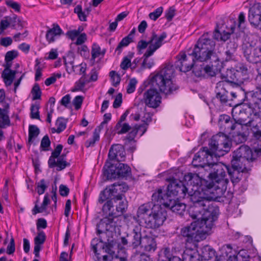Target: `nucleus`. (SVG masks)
Wrapping results in <instances>:
<instances>
[{"instance_id":"obj_2","label":"nucleus","mask_w":261,"mask_h":261,"mask_svg":"<svg viewBox=\"0 0 261 261\" xmlns=\"http://www.w3.org/2000/svg\"><path fill=\"white\" fill-rule=\"evenodd\" d=\"M204 193L199 195H193L189 196V200L192 202L189 210V215L193 219L198 221L212 227L213 222L217 219L219 213V207L210 203L212 200L218 198L203 189Z\"/></svg>"},{"instance_id":"obj_40","label":"nucleus","mask_w":261,"mask_h":261,"mask_svg":"<svg viewBox=\"0 0 261 261\" xmlns=\"http://www.w3.org/2000/svg\"><path fill=\"white\" fill-rule=\"evenodd\" d=\"M142 127L144 128V130L141 134V136H142L145 133V132L146 131V125H136L133 127V130L126 137V139L128 140L129 141H132L134 140L135 137L137 135V134L138 133L139 130Z\"/></svg>"},{"instance_id":"obj_49","label":"nucleus","mask_w":261,"mask_h":261,"mask_svg":"<svg viewBox=\"0 0 261 261\" xmlns=\"http://www.w3.org/2000/svg\"><path fill=\"white\" fill-rule=\"evenodd\" d=\"M37 191L39 195L43 194L47 189L48 185L46 184V181L42 179L37 184Z\"/></svg>"},{"instance_id":"obj_11","label":"nucleus","mask_w":261,"mask_h":261,"mask_svg":"<svg viewBox=\"0 0 261 261\" xmlns=\"http://www.w3.org/2000/svg\"><path fill=\"white\" fill-rule=\"evenodd\" d=\"M214 154L207 147H202L197 152L192 161V164L195 167H200V170H207L213 163L212 162Z\"/></svg>"},{"instance_id":"obj_5","label":"nucleus","mask_w":261,"mask_h":261,"mask_svg":"<svg viewBox=\"0 0 261 261\" xmlns=\"http://www.w3.org/2000/svg\"><path fill=\"white\" fill-rule=\"evenodd\" d=\"M174 73L173 65L168 64L154 75L150 80L152 86L166 94L171 93L177 89L173 84L172 79Z\"/></svg>"},{"instance_id":"obj_53","label":"nucleus","mask_w":261,"mask_h":261,"mask_svg":"<svg viewBox=\"0 0 261 261\" xmlns=\"http://www.w3.org/2000/svg\"><path fill=\"white\" fill-rule=\"evenodd\" d=\"M99 139V135L97 134V130L93 132V138L91 140H88L85 142V146L86 147L93 146L96 141Z\"/></svg>"},{"instance_id":"obj_18","label":"nucleus","mask_w":261,"mask_h":261,"mask_svg":"<svg viewBox=\"0 0 261 261\" xmlns=\"http://www.w3.org/2000/svg\"><path fill=\"white\" fill-rule=\"evenodd\" d=\"M166 37L167 34L165 32H163L159 36L154 31L152 32L149 38L150 45L145 53V58L152 56L162 46L164 40Z\"/></svg>"},{"instance_id":"obj_33","label":"nucleus","mask_w":261,"mask_h":261,"mask_svg":"<svg viewBox=\"0 0 261 261\" xmlns=\"http://www.w3.org/2000/svg\"><path fill=\"white\" fill-rule=\"evenodd\" d=\"M8 109V105H7L5 108H0V128H5L10 125Z\"/></svg>"},{"instance_id":"obj_17","label":"nucleus","mask_w":261,"mask_h":261,"mask_svg":"<svg viewBox=\"0 0 261 261\" xmlns=\"http://www.w3.org/2000/svg\"><path fill=\"white\" fill-rule=\"evenodd\" d=\"M162 97L157 90L154 88L147 90L143 94V100L146 106L156 108L161 103Z\"/></svg>"},{"instance_id":"obj_39","label":"nucleus","mask_w":261,"mask_h":261,"mask_svg":"<svg viewBox=\"0 0 261 261\" xmlns=\"http://www.w3.org/2000/svg\"><path fill=\"white\" fill-rule=\"evenodd\" d=\"M16 74V71L15 70L8 71L6 72H5V71H3L2 76L7 86H10L12 84Z\"/></svg>"},{"instance_id":"obj_34","label":"nucleus","mask_w":261,"mask_h":261,"mask_svg":"<svg viewBox=\"0 0 261 261\" xmlns=\"http://www.w3.org/2000/svg\"><path fill=\"white\" fill-rule=\"evenodd\" d=\"M62 33V31L58 24H53V27L49 29L46 34V38L49 43L55 41V37L59 36Z\"/></svg>"},{"instance_id":"obj_10","label":"nucleus","mask_w":261,"mask_h":261,"mask_svg":"<svg viewBox=\"0 0 261 261\" xmlns=\"http://www.w3.org/2000/svg\"><path fill=\"white\" fill-rule=\"evenodd\" d=\"M202 170H200L198 174L188 173L184 176V179L187 182L188 190H189V196L193 195H199L204 193L203 190V184L204 181L207 179L202 178Z\"/></svg>"},{"instance_id":"obj_63","label":"nucleus","mask_w":261,"mask_h":261,"mask_svg":"<svg viewBox=\"0 0 261 261\" xmlns=\"http://www.w3.org/2000/svg\"><path fill=\"white\" fill-rule=\"evenodd\" d=\"M6 4L8 6L13 9L15 11L17 12L20 11V5L18 3L12 1H7Z\"/></svg>"},{"instance_id":"obj_7","label":"nucleus","mask_w":261,"mask_h":261,"mask_svg":"<svg viewBox=\"0 0 261 261\" xmlns=\"http://www.w3.org/2000/svg\"><path fill=\"white\" fill-rule=\"evenodd\" d=\"M230 145L229 138L222 133L213 136L209 142L210 149L215 156L224 155L229 151Z\"/></svg>"},{"instance_id":"obj_36","label":"nucleus","mask_w":261,"mask_h":261,"mask_svg":"<svg viewBox=\"0 0 261 261\" xmlns=\"http://www.w3.org/2000/svg\"><path fill=\"white\" fill-rule=\"evenodd\" d=\"M106 49H101L100 47L97 44L94 43L92 46L91 49V59L95 60V59L101 56L103 57L106 53Z\"/></svg>"},{"instance_id":"obj_8","label":"nucleus","mask_w":261,"mask_h":261,"mask_svg":"<svg viewBox=\"0 0 261 261\" xmlns=\"http://www.w3.org/2000/svg\"><path fill=\"white\" fill-rule=\"evenodd\" d=\"M128 189V186L124 182L114 183L107 187L101 192L98 199L99 202L102 203L105 201L111 199L114 201L122 199V194L126 192Z\"/></svg>"},{"instance_id":"obj_9","label":"nucleus","mask_w":261,"mask_h":261,"mask_svg":"<svg viewBox=\"0 0 261 261\" xmlns=\"http://www.w3.org/2000/svg\"><path fill=\"white\" fill-rule=\"evenodd\" d=\"M166 206L160 204H154L152 211L150 212L145 220L147 227L157 228L163 225L167 218Z\"/></svg>"},{"instance_id":"obj_56","label":"nucleus","mask_w":261,"mask_h":261,"mask_svg":"<svg viewBox=\"0 0 261 261\" xmlns=\"http://www.w3.org/2000/svg\"><path fill=\"white\" fill-rule=\"evenodd\" d=\"M18 52L16 50L8 51L5 55V61H12L18 56Z\"/></svg>"},{"instance_id":"obj_44","label":"nucleus","mask_w":261,"mask_h":261,"mask_svg":"<svg viewBox=\"0 0 261 261\" xmlns=\"http://www.w3.org/2000/svg\"><path fill=\"white\" fill-rule=\"evenodd\" d=\"M39 129L36 125H30L29 129V143L33 142V140L37 137L39 134Z\"/></svg>"},{"instance_id":"obj_30","label":"nucleus","mask_w":261,"mask_h":261,"mask_svg":"<svg viewBox=\"0 0 261 261\" xmlns=\"http://www.w3.org/2000/svg\"><path fill=\"white\" fill-rule=\"evenodd\" d=\"M46 236L43 231H39L34 239V253L36 257H39V252L41 249V245L45 241Z\"/></svg>"},{"instance_id":"obj_58","label":"nucleus","mask_w":261,"mask_h":261,"mask_svg":"<svg viewBox=\"0 0 261 261\" xmlns=\"http://www.w3.org/2000/svg\"><path fill=\"white\" fill-rule=\"evenodd\" d=\"M137 83V81L135 79H132L129 81L127 88L128 93H132L134 92Z\"/></svg>"},{"instance_id":"obj_6","label":"nucleus","mask_w":261,"mask_h":261,"mask_svg":"<svg viewBox=\"0 0 261 261\" xmlns=\"http://www.w3.org/2000/svg\"><path fill=\"white\" fill-rule=\"evenodd\" d=\"M211 228L198 221H195L190 225L182 228L180 233L182 237L187 238L186 241L188 242H199L205 238L206 234Z\"/></svg>"},{"instance_id":"obj_29","label":"nucleus","mask_w":261,"mask_h":261,"mask_svg":"<svg viewBox=\"0 0 261 261\" xmlns=\"http://www.w3.org/2000/svg\"><path fill=\"white\" fill-rule=\"evenodd\" d=\"M223 82H219L217 84L215 92L217 98L219 99L222 103H226L228 98V92L224 87Z\"/></svg>"},{"instance_id":"obj_15","label":"nucleus","mask_w":261,"mask_h":261,"mask_svg":"<svg viewBox=\"0 0 261 261\" xmlns=\"http://www.w3.org/2000/svg\"><path fill=\"white\" fill-rule=\"evenodd\" d=\"M242 49L244 57L250 63L255 64L261 61V47H254L246 42L243 44Z\"/></svg>"},{"instance_id":"obj_26","label":"nucleus","mask_w":261,"mask_h":261,"mask_svg":"<svg viewBox=\"0 0 261 261\" xmlns=\"http://www.w3.org/2000/svg\"><path fill=\"white\" fill-rule=\"evenodd\" d=\"M141 248L145 251H154L156 249V243L155 238L152 236L145 235L143 237Z\"/></svg>"},{"instance_id":"obj_20","label":"nucleus","mask_w":261,"mask_h":261,"mask_svg":"<svg viewBox=\"0 0 261 261\" xmlns=\"http://www.w3.org/2000/svg\"><path fill=\"white\" fill-rule=\"evenodd\" d=\"M232 116L236 124L241 125L238 129H243L244 126H247L250 124L253 119L249 118V114L243 109L236 108L232 111Z\"/></svg>"},{"instance_id":"obj_61","label":"nucleus","mask_w":261,"mask_h":261,"mask_svg":"<svg viewBox=\"0 0 261 261\" xmlns=\"http://www.w3.org/2000/svg\"><path fill=\"white\" fill-rule=\"evenodd\" d=\"M50 141L49 140V137L47 135H45L42 138L41 142V147L43 148L44 150H47L46 149L50 146Z\"/></svg>"},{"instance_id":"obj_51","label":"nucleus","mask_w":261,"mask_h":261,"mask_svg":"<svg viewBox=\"0 0 261 261\" xmlns=\"http://www.w3.org/2000/svg\"><path fill=\"white\" fill-rule=\"evenodd\" d=\"M32 93L33 95V99H39L41 98V92L40 87L38 84H36L34 86L32 90Z\"/></svg>"},{"instance_id":"obj_43","label":"nucleus","mask_w":261,"mask_h":261,"mask_svg":"<svg viewBox=\"0 0 261 261\" xmlns=\"http://www.w3.org/2000/svg\"><path fill=\"white\" fill-rule=\"evenodd\" d=\"M132 42H133V40L131 39V38L126 36L119 43L115 51L118 53V55H119L122 51V48L127 46Z\"/></svg>"},{"instance_id":"obj_50","label":"nucleus","mask_w":261,"mask_h":261,"mask_svg":"<svg viewBox=\"0 0 261 261\" xmlns=\"http://www.w3.org/2000/svg\"><path fill=\"white\" fill-rule=\"evenodd\" d=\"M163 12V8L162 7H159L153 12L149 13V17L151 20L155 21L161 15Z\"/></svg>"},{"instance_id":"obj_45","label":"nucleus","mask_w":261,"mask_h":261,"mask_svg":"<svg viewBox=\"0 0 261 261\" xmlns=\"http://www.w3.org/2000/svg\"><path fill=\"white\" fill-rule=\"evenodd\" d=\"M86 83H88L87 80V76L84 74L75 83L73 91H82Z\"/></svg>"},{"instance_id":"obj_64","label":"nucleus","mask_w":261,"mask_h":261,"mask_svg":"<svg viewBox=\"0 0 261 261\" xmlns=\"http://www.w3.org/2000/svg\"><path fill=\"white\" fill-rule=\"evenodd\" d=\"M253 149L254 154H256L257 158L261 155V140H258L254 143Z\"/></svg>"},{"instance_id":"obj_48","label":"nucleus","mask_w":261,"mask_h":261,"mask_svg":"<svg viewBox=\"0 0 261 261\" xmlns=\"http://www.w3.org/2000/svg\"><path fill=\"white\" fill-rule=\"evenodd\" d=\"M39 105L38 104H33L31 107V117L32 119H40Z\"/></svg>"},{"instance_id":"obj_37","label":"nucleus","mask_w":261,"mask_h":261,"mask_svg":"<svg viewBox=\"0 0 261 261\" xmlns=\"http://www.w3.org/2000/svg\"><path fill=\"white\" fill-rule=\"evenodd\" d=\"M248 20L250 24L255 28L260 27L261 28V15H257L249 11Z\"/></svg>"},{"instance_id":"obj_21","label":"nucleus","mask_w":261,"mask_h":261,"mask_svg":"<svg viewBox=\"0 0 261 261\" xmlns=\"http://www.w3.org/2000/svg\"><path fill=\"white\" fill-rule=\"evenodd\" d=\"M218 125L220 129L225 133L231 134V132L241 126L235 122L234 119L227 115H221L218 119Z\"/></svg>"},{"instance_id":"obj_59","label":"nucleus","mask_w":261,"mask_h":261,"mask_svg":"<svg viewBox=\"0 0 261 261\" xmlns=\"http://www.w3.org/2000/svg\"><path fill=\"white\" fill-rule=\"evenodd\" d=\"M148 45H150L149 40L148 41L143 40L139 41L137 46L139 52L141 54V50L145 49Z\"/></svg>"},{"instance_id":"obj_60","label":"nucleus","mask_w":261,"mask_h":261,"mask_svg":"<svg viewBox=\"0 0 261 261\" xmlns=\"http://www.w3.org/2000/svg\"><path fill=\"white\" fill-rule=\"evenodd\" d=\"M15 250V242L13 237H11L10 242L7 247V253L8 254H13Z\"/></svg>"},{"instance_id":"obj_46","label":"nucleus","mask_w":261,"mask_h":261,"mask_svg":"<svg viewBox=\"0 0 261 261\" xmlns=\"http://www.w3.org/2000/svg\"><path fill=\"white\" fill-rule=\"evenodd\" d=\"M56 125L57 128H52V132L53 133L56 132L58 134L64 130L66 126V123L64 119L62 118H58L56 121Z\"/></svg>"},{"instance_id":"obj_35","label":"nucleus","mask_w":261,"mask_h":261,"mask_svg":"<svg viewBox=\"0 0 261 261\" xmlns=\"http://www.w3.org/2000/svg\"><path fill=\"white\" fill-rule=\"evenodd\" d=\"M65 65L66 67V70L68 72L74 71V66L73 65L74 57L72 53H69L63 58Z\"/></svg>"},{"instance_id":"obj_52","label":"nucleus","mask_w":261,"mask_h":261,"mask_svg":"<svg viewBox=\"0 0 261 261\" xmlns=\"http://www.w3.org/2000/svg\"><path fill=\"white\" fill-rule=\"evenodd\" d=\"M110 76L112 81L113 85L115 87H117L120 82L121 79L120 76L115 71H111L110 72Z\"/></svg>"},{"instance_id":"obj_38","label":"nucleus","mask_w":261,"mask_h":261,"mask_svg":"<svg viewBox=\"0 0 261 261\" xmlns=\"http://www.w3.org/2000/svg\"><path fill=\"white\" fill-rule=\"evenodd\" d=\"M259 121L260 120L259 119L258 123L260 124V127L255 122L254 119L252 121V122L250 123V124L246 126L249 127L250 128V130L253 136L256 139H259L261 137V124L259 123Z\"/></svg>"},{"instance_id":"obj_25","label":"nucleus","mask_w":261,"mask_h":261,"mask_svg":"<svg viewBox=\"0 0 261 261\" xmlns=\"http://www.w3.org/2000/svg\"><path fill=\"white\" fill-rule=\"evenodd\" d=\"M127 237H128L129 247L133 249L141 247L143 237L140 231L134 229L130 233L127 234Z\"/></svg>"},{"instance_id":"obj_27","label":"nucleus","mask_w":261,"mask_h":261,"mask_svg":"<svg viewBox=\"0 0 261 261\" xmlns=\"http://www.w3.org/2000/svg\"><path fill=\"white\" fill-rule=\"evenodd\" d=\"M153 202H148L141 205L138 209L137 216L138 218L143 219L144 221L154 207Z\"/></svg>"},{"instance_id":"obj_32","label":"nucleus","mask_w":261,"mask_h":261,"mask_svg":"<svg viewBox=\"0 0 261 261\" xmlns=\"http://www.w3.org/2000/svg\"><path fill=\"white\" fill-rule=\"evenodd\" d=\"M66 154H62L60 157L57 158V160H55V163L54 165H51L49 163V160L48 161V167L50 168H53L55 167H57L56 170L58 171H61L65 169L66 167L69 165V163H67L66 159Z\"/></svg>"},{"instance_id":"obj_13","label":"nucleus","mask_w":261,"mask_h":261,"mask_svg":"<svg viewBox=\"0 0 261 261\" xmlns=\"http://www.w3.org/2000/svg\"><path fill=\"white\" fill-rule=\"evenodd\" d=\"M231 166H227V173L233 185L238 184L241 179L247 176L248 169L247 166L239 164L236 161H231Z\"/></svg>"},{"instance_id":"obj_62","label":"nucleus","mask_w":261,"mask_h":261,"mask_svg":"<svg viewBox=\"0 0 261 261\" xmlns=\"http://www.w3.org/2000/svg\"><path fill=\"white\" fill-rule=\"evenodd\" d=\"M249 11L256 14L261 15V3L254 4L249 9Z\"/></svg>"},{"instance_id":"obj_1","label":"nucleus","mask_w":261,"mask_h":261,"mask_svg":"<svg viewBox=\"0 0 261 261\" xmlns=\"http://www.w3.org/2000/svg\"><path fill=\"white\" fill-rule=\"evenodd\" d=\"M114 199H110L103 205L102 210L107 214V216L102 219L97 224V231L100 234H103L107 236L108 238L107 242L100 245L103 252L108 254L102 256L103 261H111L114 257H119L121 260H125L124 256H120L118 254H115L114 250V246L116 241L113 239L114 231H115L116 227L120 225L121 220L119 217L126 212L127 208V202L126 200H118L114 201H119L115 209L113 205Z\"/></svg>"},{"instance_id":"obj_41","label":"nucleus","mask_w":261,"mask_h":261,"mask_svg":"<svg viewBox=\"0 0 261 261\" xmlns=\"http://www.w3.org/2000/svg\"><path fill=\"white\" fill-rule=\"evenodd\" d=\"M247 132L238 131L232 136V139L237 144L242 143L247 140Z\"/></svg>"},{"instance_id":"obj_4","label":"nucleus","mask_w":261,"mask_h":261,"mask_svg":"<svg viewBox=\"0 0 261 261\" xmlns=\"http://www.w3.org/2000/svg\"><path fill=\"white\" fill-rule=\"evenodd\" d=\"M215 42L210 38L208 33L204 34L195 44L191 55L194 60L203 62H209L208 65L216 64V67L220 66L219 58L214 51Z\"/></svg>"},{"instance_id":"obj_28","label":"nucleus","mask_w":261,"mask_h":261,"mask_svg":"<svg viewBox=\"0 0 261 261\" xmlns=\"http://www.w3.org/2000/svg\"><path fill=\"white\" fill-rule=\"evenodd\" d=\"M253 103H250L249 108L252 109L255 116V112H261V89H258L252 95Z\"/></svg>"},{"instance_id":"obj_47","label":"nucleus","mask_w":261,"mask_h":261,"mask_svg":"<svg viewBox=\"0 0 261 261\" xmlns=\"http://www.w3.org/2000/svg\"><path fill=\"white\" fill-rule=\"evenodd\" d=\"M74 13H76L78 15L79 18L81 21H86L87 20V16L88 15L82 10V8L81 5H77L74 9Z\"/></svg>"},{"instance_id":"obj_55","label":"nucleus","mask_w":261,"mask_h":261,"mask_svg":"<svg viewBox=\"0 0 261 261\" xmlns=\"http://www.w3.org/2000/svg\"><path fill=\"white\" fill-rule=\"evenodd\" d=\"M5 19H2L0 22V35L3 34L4 31L7 29L10 24L8 20V17H5Z\"/></svg>"},{"instance_id":"obj_12","label":"nucleus","mask_w":261,"mask_h":261,"mask_svg":"<svg viewBox=\"0 0 261 261\" xmlns=\"http://www.w3.org/2000/svg\"><path fill=\"white\" fill-rule=\"evenodd\" d=\"M257 158L256 154L247 145H241L233 152L231 161H236L239 164L244 166L247 165Z\"/></svg>"},{"instance_id":"obj_24","label":"nucleus","mask_w":261,"mask_h":261,"mask_svg":"<svg viewBox=\"0 0 261 261\" xmlns=\"http://www.w3.org/2000/svg\"><path fill=\"white\" fill-rule=\"evenodd\" d=\"M195 61L194 58L192 59L191 63H188V58L186 54H182L180 58L175 63V66L176 68H178L180 71L186 72L190 70L193 66V62Z\"/></svg>"},{"instance_id":"obj_23","label":"nucleus","mask_w":261,"mask_h":261,"mask_svg":"<svg viewBox=\"0 0 261 261\" xmlns=\"http://www.w3.org/2000/svg\"><path fill=\"white\" fill-rule=\"evenodd\" d=\"M169 195L166 190H163L162 188H159L152 195V201L156 202V204H161L162 206H166L169 202Z\"/></svg>"},{"instance_id":"obj_31","label":"nucleus","mask_w":261,"mask_h":261,"mask_svg":"<svg viewBox=\"0 0 261 261\" xmlns=\"http://www.w3.org/2000/svg\"><path fill=\"white\" fill-rule=\"evenodd\" d=\"M166 207L169 208L173 212L181 215L183 214V212H185L186 205L183 203L169 199V202L166 205Z\"/></svg>"},{"instance_id":"obj_16","label":"nucleus","mask_w":261,"mask_h":261,"mask_svg":"<svg viewBox=\"0 0 261 261\" xmlns=\"http://www.w3.org/2000/svg\"><path fill=\"white\" fill-rule=\"evenodd\" d=\"M167 191L169 197L173 195L184 198L187 195V198L189 199L188 186H185L181 181H173L171 182L167 188Z\"/></svg>"},{"instance_id":"obj_3","label":"nucleus","mask_w":261,"mask_h":261,"mask_svg":"<svg viewBox=\"0 0 261 261\" xmlns=\"http://www.w3.org/2000/svg\"><path fill=\"white\" fill-rule=\"evenodd\" d=\"M207 181H204L203 189L208 191L215 197L220 198L226 191L229 182L226 178L227 166L222 163H213L210 166Z\"/></svg>"},{"instance_id":"obj_57","label":"nucleus","mask_w":261,"mask_h":261,"mask_svg":"<svg viewBox=\"0 0 261 261\" xmlns=\"http://www.w3.org/2000/svg\"><path fill=\"white\" fill-rule=\"evenodd\" d=\"M84 97L82 96H76L72 101V103L76 110H79L81 107Z\"/></svg>"},{"instance_id":"obj_42","label":"nucleus","mask_w":261,"mask_h":261,"mask_svg":"<svg viewBox=\"0 0 261 261\" xmlns=\"http://www.w3.org/2000/svg\"><path fill=\"white\" fill-rule=\"evenodd\" d=\"M62 149V145L59 144L57 146L55 150L52 152L51 154L48 159L49 160V163L50 164L54 165L55 163V159L58 157H60Z\"/></svg>"},{"instance_id":"obj_19","label":"nucleus","mask_w":261,"mask_h":261,"mask_svg":"<svg viewBox=\"0 0 261 261\" xmlns=\"http://www.w3.org/2000/svg\"><path fill=\"white\" fill-rule=\"evenodd\" d=\"M193 67V72L197 77L214 76L216 72L219 70V68L216 67V64L213 65L204 64L194 65Z\"/></svg>"},{"instance_id":"obj_22","label":"nucleus","mask_w":261,"mask_h":261,"mask_svg":"<svg viewBox=\"0 0 261 261\" xmlns=\"http://www.w3.org/2000/svg\"><path fill=\"white\" fill-rule=\"evenodd\" d=\"M125 150L123 146L120 144H115L111 147L108 158L112 161H123L125 158Z\"/></svg>"},{"instance_id":"obj_54","label":"nucleus","mask_w":261,"mask_h":261,"mask_svg":"<svg viewBox=\"0 0 261 261\" xmlns=\"http://www.w3.org/2000/svg\"><path fill=\"white\" fill-rule=\"evenodd\" d=\"M35 62V80L38 81L40 80L42 75V68L40 66V62L38 59L36 60Z\"/></svg>"},{"instance_id":"obj_14","label":"nucleus","mask_w":261,"mask_h":261,"mask_svg":"<svg viewBox=\"0 0 261 261\" xmlns=\"http://www.w3.org/2000/svg\"><path fill=\"white\" fill-rule=\"evenodd\" d=\"M108 179L120 177H127L131 174L130 168L123 163H117L115 166L111 165L104 172Z\"/></svg>"}]
</instances>
